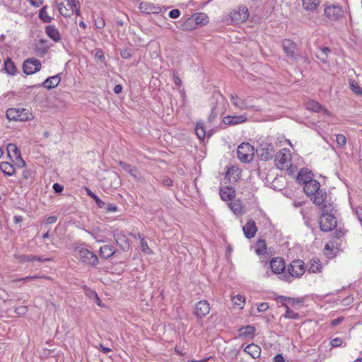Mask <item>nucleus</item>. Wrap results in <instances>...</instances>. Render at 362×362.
<instances>
[{"mask_svg": "<svg viewBox=\"0 0 362 362\" xmlns=\"http://www.w3.org/2000/svg\"><path fill=\"white\" fill-rule=\"evenodd\" d=\"M130 170L131 171H129L128 173H129L132 177L136 178L138 175L137 170L132 166Z\"/></svg>", "mask_w": 362, "mask_h": 362, "instance_id": "63", "label": "nucleus"}, {"mask_svg": "<svg viewBox=\"0 0 362 362\" xmlns=\"http://www.w3.org/2000/svg\"><path fill=\"white\" fill-rule=\"evenodd\" d=\"M103 209H105V210H107V211H110V212H115V211H116L117 210V206H112V205L106 206V204L105 205Z\"/></svg>", "mask_w": 362, "mask_h": 362, "instance_id": "61", "label": "nucleus"}, {"mask_svg": "<svg viewBox=\"0 0 362 362\" xmlns=\"http://www.w3.org/2000/svg\"><path fill=\"white\" fill-rule=\"evenodd\" d=\"M288 271L293 277H300L305 272V263L300 259H296L291 262Z\"/></svg>", "mask_w": 362, "mask_h": 362, "instance_id": "13", "label": "nucleus"}, {"mask_svg": "<svg viewBox=\"0 0 362 362\" xmlns=\"http://www.w3.org/2000/svg\"><path fill=\"white\" fill-rule=\"evenodd\" d=\"M356 214L361 224L362 225V209H356Z\"/></svg>", "mask_w": 362, "mask_h": 362, "instance_id": "62", "label": "nucleus"}, {"mask_svg": "<svg viewBox=\"0 0 362 362\" xmlns=\"http://www.w3.org/2000/svg\"><path fill=\"white\" fill-rule=\"evenodd\" d=\"M1 170L6 175L11 176L15 173L13 166L7 162H2L0 163Z\"/></svg>", "mask_w": 362, "mask_h": 362, "instance_id": "36", "label": "nucleus"}, {"mask_svg": "<svg viewBox=\"0 0 362 362\" xmlns=\"http://www.w3.org/2000/svg\"><path fill=\"white\" fill-rule=\"evenodd\" d=\"M210 305L206 300H200L198 302L194 310V314L199 318L207 315L210 312Z\"/></svg>", "mask_w": 362, "mask_h": 362, "instance_id": "16", "label": "nucleus"}, {"mask_svg": "<svg viewBox=\"0 0 362 362\" xmlns=\"http://www.w3.org/2000/svg\"><path fill=\"white\" fill-rule=\"evenodd\" d=\"M255 252L258 255H264L267 253L266 243L263 240H259L255 245Z\"/></svg>", "mask_w": 362, "mask_h": 362, "instance_id": "38", "label": "nucleus"}, {"mask_svg": "<svg viewBox=\"0 0 362 362\" xmlns=\"http://www.w3.org/2000/svg\"><path fill=\"white\" fill-rule=\"evenodd\" d=\"M247 121L245 115L230 116L227 115L223 118V122L226 125H236Z\"/></svg>", "mask_w": 362, "mask_h": 362, "instance_id": "21", "label": "nucleus"}, {"mask_svg": "<svg viewBox=\"0 0 362 362\" xmlns=\"http://www.w3.org/2000/svg\"><path fill=\"white\" fill-rule=\"evenodd\" d=\"M73 255L83 264L87 266L95 267L98 264L97 255L81 245L74 247Z\"/></svg>", "mask_w": 362, "mask_h": 362, "instance_id": "1", "label": "nucleus"}, {"mask_svg": "<svg viewBox=\"0 0 362 362\" xmlns=\"http://www.w3.org/2000/svg\"><path fill=\"white\" fill-rule=\"evenodd\" d=\"M243 230L247 238L250 239L255 237L257 231V227L255 221L252 218L248 219L246 224L243 226Z\"/></svg>", "mask_w": 362, "mask_h": 362, "instance_id": "18", "label": "nucleus"}, {"mask_svg": "<svg viewBox=\"0 0 362 362\" xmlns=\"http://www.w3.org/2000/svg\"><path fill=\"white\" fill-rule=\"evenodd\" d=\"M322 0H302V5L305 10L310 12L317 11Z\"/></svg>", "mask_w": 362, "mask_h": 362, "instance_id": "25", "label": "nucleus"}, {"mask_svg": "<svg viewBox=\"0 0 362 362\" xmlns=\"http://www.w3.org/2000/svg\"><path fill=\"white\" fill-rule=\"evenodd\" d=\"M57 218L55 216H51L46 218L45 223L46 224H51L54 223L57 221Z\"/></svg>", "mask_w": 362, "mask_h": 362, "instance_id": "59", "label": "nucleus"}, {"mask_svg": "<svg viewBox=\"0 0 362 362\" xmlns=\"http://www.w3.org/2000/svg\"><path fill=\"white\" fill-rule=\"evenodd\" d=\"M283 49L288 57L294 58L296 50V44L288 39L282 42Z\"/></svg>", "mask_w": 362, "mask_h": 362, "instance_id": "20", "label": "nucleus"}, {"mask_svg": "<svg viewBox=\"0 0 362 362\" xmlns=\"http://www.w3.org/2000/svg\"><path fill=\"white\" fill-rule=\"evenodd\" d=\"M139 9L141 12L146 13H153V7L148 3H141L139 6Z\"/></svg>", "mask_w": 362, "mask_h": 362, "instance_id": "45", "label": "nucleus"}, {"mask_svg": "<svg viewBox=\"0 0 362 362\" xmlns=\"http://www.w3.org/2000/svg\"><path fill=\"white\" fill-rule=\"evenodd\" d=\"M269 308V305L267 303H261L257 306V310L259 312H264Z\"/></svg>", "mask_w": 362, "mask_h": 362, "instance_id": "55", "label": "nucleus"}, {"mask_svg": "<svg viewBox=\"0 0 362 362\" xmlns=\"http://www.w3.org/2000/svg\"><path fill=\"white\" fill-rule=\"evenodd\" d=\"M322 270V265L319 260L312 259L310 262L308 272L310 273L320 272Z\"/></svg>", "mask_w": 362, "mask_h": 362, "instance_id": "39", "label": "nucleus"}, {"mask_svg": "<svg viewBox=\"0 0 362 362\" xmlns=\"http://www.w3.org/2000/svg\"><path fill=\"white\" fill-rule=\"evenodd\" d=\"M46 40H41L35 47V53L40 57L44 56L48 50L49 47L46 45Z\"/></svg>", "mask_w": 362, "mask_h": 362, "instance_id": "35", "label": "nucleus"}, {"mask_svg": "<svg viewBox=\"0 0 362 362\" xmlns=\"http://www.w3.org/2000/svg\"><path fill=\"white\" fill-rule=\"evenodd\" d=\"M7 154L10 159L16 162V164L20 167L23 168L25 165V162L22 158L21 155V151L18 148L16 144H9L7 146Z\"/></svg>", "mask_w": 362, "mask_h": 362, "instance_id": "9", "label": "nucleus"}, {"mask_svg": "<svg viewBox=\"0 0 362 362\" xmlns=\"http://www.w3.org/2000/svg\"><path fill=\"white\" fill-rule=\"evenodd\" d=\"M320 188V182L314 179H310L308 182H306L304 184L303 189L305 193L310 197H311L316 193V192Z\"/></svg>", "mask_w": 362, "mask_h": 362, "instance_id": "17", "label": "nucleus"}, {"mask_svg": "<svg viewBox=\"0 0 362 362\" xmlns=\"http://www.w3.org/2000/svg\"><path fill=\"white\" fill-rule=\"evenodd\" d=\"M228 207L233 211V213L236 216H240L243 214V204L240 200L235 199L231 200L230 203H228Z\"/></svg>", "mask_w": 362, "mask_h": 362, "instance_id": "27", "label": "nucleus"}, {"mask_svg": "<svg viewBox=\"0 0 362 362\" xmlns=\"http://www.w3.org/2000/svg\"><path fill=\"white\" fill-rule=\"evenodd\" d=\"M244 351L252 358L257 359L260 356L261 348L257 344H250L244 349Z\"/></svg>", "mask_w": 362, "mask_h": 362, "instance_id": "26", "label": "nucleus"}, {"mask_svg": "<svg viewBox=\"0 0 362 362\" xmlns=\"http://www.w3.org/2000/svg\"><path fill=\"white\" fill-rule=\"evenodd\" d=\"M226 178L228 179L229 182H236L240 178L239 169L235 167L228 168L226 173Z\"/></svg>", "mask_w": 362, "mask_h": 362, "instance_id": "33", "label": "nucleus"}, {"mask_svg": "<svg viewBox=\"0 0 362 362\" xmlns=\"http://www.w3.org/2000/svg\"><path fill=\"white\" fill-rule=\"evenodd\" d=\"M86 190L88 195L95 200L96 204L99 208L103 209L105 206V203L100 200L99 197L95 194H94L90 189L86 187Z\"/></svg>", "mask_w": 362, "mask_h": 362, "instance_id": "41", "label": "nucleus"}, {"mask_svg": "<svg viewBox=\"0 0 362 362\" xmlns=\"http://www.w3.org/2000/svg\"><path fill=\"white\" fill-rule=\"evenodd\" d=\"M120 55L123 59H130L132 57L131 50L127 49L121 50Z\"/></svg>", "mask_w": 362, "mask_h": 362, "instance_id": "52", "label": "nucleus"}, {"mask_svg": "<svg viewBox=\"0 0 362 362\" xmlns=\"http://www.w3.org/2000/svg\"><path fill=\"white\" fill-rule=\"evenodd\" d=\"M270 267L274 274H281L286 268L285 262L280 257L274 258L270 262Z\"/></svg>", "mask_w": 362, "mask_h": 362, "instance_id": "19", "label": "nucleus"}, {"mask_svg": "<svg viewBox=\"0 0 362 362\" xmlns=\"http://www.w3.org/2000/svg\"><path fill=\"white\" fill-rule=\"evenodd\" d=\"M95 57L100 59L101 62L105 61V56L103 52L101 49H98L95 52Z\"/></svg>", "mask_w": 362, "mask_h": 362, "instance_id": "56", "label": "nucleus"}, {"mask_svg": "<svg viewBox=\"0 0 362 362\" xmlns=\"http://www.w3.org/2000/svg\"><path fill=\"white\" fill-rule=\"evenodd\" d=\"M220 196L223 201H231L235 196V191L232 187H221L220 188Z\"/></svg>", "mask_w": 362, "mask_h": 362, "instance_id": "23", "label": "nucleus"}, {"mask_svg": "<svg viewBox=\"0 0 362 362\" xmlns=\"http://www.w3.org/2000/svg\"><path fill=\"white\" fill-rule=\"evenodd\" d=\"M330 52V49L327 47H324L323 48L319 49L316 52V57L319 59L322 62L326 63L327 62V55L328 53Z\"/></svg>", "mask_w": 362, "mask_h": 362, "instance_id": "37", "label": "nucleus"}, {"mask_svg": "<svg viewBox=\"0 0 362 362\" xmlns=\"http://www.w3.org/2000/svg\"><path fill=\"white\" fill-rule=\"evenodd\" d=\"M6 117L9 120L25 122L30 121L34 119V116L31 111L27 108H9L6 111Z\"/></svg>", "mask_w": 362, "mask_h": 362, "instance_id": "3", "label": "nucleus"}, {"mask_svg": "<svg viewBox=\"0 0 362 362\" xmlns=\"http://www.w3.org/2000/svg\"><path fill=\"white\" fill-rule=\"evenodd\" d=\"M4 69L7 73L13 75L16 71V67L11 59L4 62Z\"/></svg>", "mask_w": 362, "mask_h": 362, "instance_id": "40", "label": "nucleus"}, {"mask_svg": "<svg viewBox=\"0 0 362 362\" xmlns=\"http://www.w3.org/2000/svg\"><path fill=\"white\" fill-rule=\"evenodd\" d=\"M343 320H344L343 317H337L336 319L332 320L330 322V325L332 326H336V325L340 324L343 321Z\"/></svg>", "mask_w": 362, "mask_h": 362, "instance_id": "58", "label": "nucleus"}, {"mask_svg": "<svg viewBox=\"0 0 362 362\" xmlns=\"http://www.w3.org/2000/svg\"><path fill=\"white\" fill-rule=\"evenodd\" d=\"M194 18L196 25H204L207 22V16L204 13H197Z\"/></svg>", "mask_w": 362, "mask_h": 362, "instance_id": "43", "label": "nucleus"}, {"mask_svg": "<svg viewBox=\"0 0 362 362\" xmlns=\"http://www.w3.org/2000/svg\"><path fill=\"white\" fill-rule=\"evenodd\" d=\"M119 165L121 166V168L124 170L126 171L127 173H128L129 171H131L130 170V168L132 167L131 165L125 163V162H123V161H119Z\"/></svg>", "mask_w": 362, "mask_h": 362, "instance_id": "57", "label": "nucleus"}, {"mask_svg": "<svg viewBox=\"0 0 362 362\" xmlns=\"http://www.w3.org/2000/svg\"><path fill=\"white\" fill-rule=\"evenodd\" d=\"M291 154L288 149L283 148L277 152L275 157L276 165L281 170L288 169L291 165Z\"/></svg>", "mask_w": 362, "mask_h": 362, "instance_id": "6", "label": "nucleus"}, {"mask_svg": "<svg viewBox=\"0 0 362 362\" xmlns=\"http://www.w3.org/2000/svg\"><path fill=\"white\" fill-rule=\"evenodd\" d=\"M274 362H284V358L281 354H277L274 358Z\"/></svg>", "mask_w": 362, "mask_h": 362, "instance_id": "64", "label": "nucleus"}, {"mask_svg": "<svg viewBox=\"0 0 362 362\" xmlns=\"http://www.w3.org/2000/svg\"><path fill=\"white\" fill-rule=\"evenodd\" d=\"M95 25L97 28L102 29L104 28L105 23L103 18H98L95 20Z\"/></svg>", "mask_w": 362, "mask_h": 362, "instance_id": "53", "label": "nucleus"}, {"mask_svg": "<svg viewBox=\"0 0 362 362\" xmlns=\"http://www.w3.org/2000/svg\"><path fill=\"white\" fill-rule=\"evenodd\" d=\"M324 13L329 21H339L344 16V11L339 6L332 5L325 8Z\"/></svg>", "mask_w": 362, "mask_h": 362, "instance_id": "12", "label": "nucleus"}, {"mask_svg": "<svg viewBox=\"0 0 362 362\" xmlns=\"http://www.w3.org/2000/svg\"><path fill=\"white\" fill-rule=\"evenodd\" d=\"M255 332V327L252 325L243 327L238 330L239 338H246L253 337Z\"/></svg>", "mask_w": 362, "mask_h": 362, "instance_id": "28", "label": "nucleus"}, {"mask_svg": "<svg viewBox=\"0 0 362 362\" xmlns=\"http://www.w3.org/2000/svg\"><path fill=\"white\" fill-rule=\"evenodd\" d=\"M274 148V145L271 141L268 139L262 140L257 150V154L261 160H268L273 157Z\"/></svg>", "mask_w": 362, "mask_h": 362, "instance_id": "7", "label": "nucleus"}, {"mask_svg": "<svg viewBox=\"0 0 362 362\" xmlns=\"http://www.w3.org/2000/svg\"><path fill=\"white\" fill-rule=\"evenodd\" d=\"M136 235L140 239L141 250H142V252H144L146 254H151L153 252L148 247L147 242L145 240V239L139 233H138Z\"/></svg>", "mask_w": 362, "mask_h": 362, "instance_id": "42", "label": "nucleus"}, {"mask_svg": "<svg viewBox=\"0 0 362 362\" xmlns=\"http://www.w3.org/2000/svg\"><path fill=\"white\" fill-rule=\"evenodd\" d=\"M115 253V250L113 246L105 245L100 248V255L105 259L111 257Z\"/></svg>", "mask_w": 362, "mask_h": 362, "instance_id": "32", "label": "nucleus"}, {"mask_svg": "<svg viewBox=\"0 0 362 362\" xmlns=\"http://www.w3.org/2000/svg\"><path fill=\"white\" fill-rule=\"evenodd\" d=\"M230 100L232 105L240 110H257L255 106L250 105L247 99H243L235 93L230 95Z\"/></svg>", "mask_w": 362, "mask_h": 362, "instance_id": "11", "label": "nucleus"}, {"mask_svg": "<svg viewBox=\"0 0 362 362\" xmlns=\"http://www.w3.org/2000/svg\"><path fill=\"white\" fill-rule=\"evenodd\" d=\"M114 238L118 245L123 250H127L129 247V240L127 236L122 232H116L114 233Z\"/></svg>", "mask_w": 362, "mask_h": 362, "instance_id": "22", "label": "nucleus"}, {"mask_svg": "<svg viewBox=\"0 0 362 362\" xmlns=\"http://www.w3.org/2000/svg\"><path fill=\"white\" fill-rule=\"evenodd\" d=\"M169 17L171 18H177L180 16L179 9H173L169 12Z\"/></svg>", "mask_w": 362, "mask_h": 362, "instance_id": "54", "label": "nucleus"}, {"mask_svg": "<svg viewBox=\"0 0 362 362\" xmlns=\"http://www.w3.org/2000/svg\"><path fill=\"white\" fill-rule=\"evenodd\" d=\"M196 26L197 25L194 22V18L189 17L185 21H183L178 28L181 30L188 31L195 29Z\"/></svg>", "mask_w": 362, "mask_h": 362, "instance_id": "29", "label": "nucleus"}, {"mask_svg": "<svg viewBox=\"0 0 362 362\" xmlns=\"http://www.w3.org/2000/svg\"><path fill=\"white\" fill-rule=\"evenodd\" d=\"M312 173L308 171V169H301L297 176V180L299 183L303 185L308 182L310 179H312Z\"/></svg>", "mask_w": 362, "mask_h": 362, "instance_id": "34", "label": "nucleus"}, {"mask_svg": "<svg viewBox=\"0 0 362 362\" xmlns=\"http://www.w3.org/2000/svg\"><path fill=\"white\" fill-rule=\"evenodd\" d=\"M349 86L351 90L354 92L356 94L358 95L361 92V87L358 86V84L355 81H350Z\"/></svg>", "mask_w": 362, "mask_h": 362, "instance_id": "48", "label": "nucleus"}, {"mask_svg": "<svg viewBox=\"0 0 362 362\" xmlns=\"http://www.w3.org/2000/svg\"><path fill=\"white\" fill-rule=\"evenodd\" d=\"M52 187L53 189L57 193H59L63 190V187L58 183H54Z\"/></svg>", "mask_w": 362, "mask_h": 362, "instance_id": "60", "label": "nucleus"}, {"mask_svg": "<svg viewBox=\"0 0 362 362\" xmlns=\"http://www.w3.org/2000/svg\"><path fill=\"white\" fill-rule=\"evenodd\" d=\"M233 302L235 305L239 306L240 308H243L245 304V297L241 295H237L233 298Z\"/></svg>", "mask_w": 362, "mask_h": 362, "instance_id": "46", "label": "nucleus"}, {"mask_svg": "<svg viewBox=\"0 0 362 362\" xmlns=\"http://www.w3.org/2000/svg\"><path fill=\"white\" fill-rule=\"evenodd\" d=\"M249 16L248 9L246 6H240L230 13V18L235 24L245 22Z\"/></svg>", "mask_w": 362, "mask_h": 362, "instance_id": "10", "label": "nucleus"}, {"mask_svg": "<svg viewBox=\"0 0 362 362\" xmlns=\"http://www.w3.org/2000/svg\"><path fill=\"white\" fill-rule=\"evenodd\" d=\"M41 68V63L34 58L26 59L23 65V69L25 74L30 75L38 71Z\"/></svg>", "mask_w": 362, "mask_h": 362, "instance_id": "14", "label": "nucleus"}, {"mask_svg": "<svg viewBox=\"0 0 362 362\" xmlns=\"http://www.w3.org/2000/svg\"><path fill=\"white\" fill-rule=\"evenodd\" d=\"M277 300L281 303V305L285 307L286 308V313L284 315V317L286 318H288V319H295V320H297L299 318V315L298 313H296L294 311H293L292 310H291L288 305L286 303H285L286 301H288V303H294V299L293 298H288V297H285V296H279Z\"/></svg>", "mask_w": 362, "mask_h": 362, "instance_id": "15", "label": "nucleus"}, {"mask_svg": "<svg viewBox=\"0 0 362 362\" xmlns=\"http://www.w3.org/2000/svg\"><path fill=\"white\" fill-rule=\"evenodd\" d=\"M61 79L58 75H55L51 77L47 78L43 83L44 87L47 89H51L57 87Z\"/></svg>", "mask_w": 362, "mask_h": 362, "instance_id": "31", "label": "nucleus"}, {"mask_svg": "<svg viewBox=\"0 0 362 362\" xmlns=\"http://www.w3.org/2000/svg\"><path fill=\"white\" fill-rule=\"evenodd\" d=\"M306 107H307V109L309 110H312V111L317 112L322 111L325 114H327V115L329 114V111L327 109L322 107L320 103H318L317 102H316L315 100L308 101L306 104Z\"/></svg>", "mask_w": 362, "mask_h": 362, "instance_id": "30", "label": "nucleus"}, {"mask_svg": "<svg viewBox=\"0 0 362 362\" xmlns=\"http://www.w3.org/2000/svg\"><path fill=\"white\" fill-rule=\"evenodd\" d=\"M320 217L319 224L321 230L329 232L337 226L336 218L332 214V211H322Z\"/></svg>", "mask_w": 362, "mask_h": 362, "instance_id": "5", "label": "nucleus"}, {"mask_svg": "<svg viewBox=\"0 0 362 362\" xmlns=\"http://www.w3.org/2000/svg\"><path fill=\"white\" fill-rule=\"evenodd\" d=\"M313 204L320 206L322 211H333L334 206L325 189L320 188L310 199Z\"/></svg>", "mask_w": 362, "mask_h": 362, "instance_id": "2", "label": "nucleus"}, {"mask_svg": "<svg viewBox=\"0 0 362 362\" xmlns=\"http://www.w3.org/2000/svg\"><path fill=\"white\" fill-rule=\"evenodd\" d=\"M45 32L48 37L56 42L62 39L59 30L53 25L46 26Z\"/></svg>", "mask_w": 362, "mask_h": 362, "instance_id": "24", "label": "nucleus"}, {"mask_svg": "<svg viewBox=\"0 0 362 362\" xmlns=\"http://www.w3.org/2000/svg\"><path fill=\"white\" fill-rule=\"evenodd\" d=\"M89 234L98 243H105V238L103 235H99L94 232H89Z\"/></svg>", "mask_w": 362, "mask_h": 362, "instance_id": "50", "label": "nucleus"}, {"mask_svg": "<svg viewBox=\"0 0 362 362\" xmlns=\"http://www.w3.org/2000/svg\"><path fill=\"white\" fill-rule=\"evenodd\" d=\"M195 133L199 139H203L205 137L206 133L203 124L198 123L195 129Z\"/></svg>", "mask_w": 362, "mask_h": 362, "instance_id": "44", "label": "nucleus"}, {"mask_svg": "<svg viewBox=\"0 0 362 362\" xmlns=\"http://www.w3.org/2000/svg\"><path fill=\"white\" fill-rule=\"evenodd\" d=\"M18 259L21 262H34L37 259V256L33 255H21L19 256Z\"/></svg>", "mask_w": 362, "mask_h": 362, "instance_id": "47", "label": "nucleus"}, {"mask_svg": "<svg viewBox=\"0 0 362 362\" xmlns=\"http://www.w3.org/2000/svg\"><path fill=\"white\" fill-rule=\"evenodd\" d=\"M58 10L59 13L64 17H70L74 13L79 16V1L78 0H64V2L59 4Z\"/></svg>", "mask_w": 362, "mask_h": 362, "instance_id": "4", "label": "nucleus"}, {"mask_svg": "<svg viewBox=\"0 0 362 362\" xmlns=\"http://www.w3.org/2000/svg\"><path fill=\"white\" fill-rule=\"evenodd\" d=\"M343 343V340L340 337H337L332 339L330 342V344L332 347H338L340 346Z\"/></svg>", "mask_w": 362, "mask_h": 362, "instance_id": "51", "label": "nucleus"}, {"mask_svg": "<svg viewBox=\"0 0 362 362\" xmlns=\"http://www.w3.org/2000/svg\"><path fill=\"white\" fill-rule=\"evenodd\" d=\"M238 158L243 163L250 162L254 156V148L249 143H243L237 150Z\"/></svg>", "mask_w": 362, "mask_h": 362, "instance_id": "8", "label": "nucleus"}, {"mask_svg": "<svg viewBox=\"0 0 362 362\" xmlns=\"http://www.w3.org/2000/svg\"><path fill=\"white\" fill-rule=\"evenodd\" d=\"M336 141L338 146L344 147L346 144V139L343 134H337L336 137Z\"/></svg>", "mask_w": 362, "mask_h": 362, "instance_id": "49", "label": "nucleus"}]
</instances>
